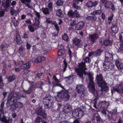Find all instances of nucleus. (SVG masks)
<instances>
[{
  "label": "nucleus",
  "instance_id": "nucleus-40",
  "mask_svg": "<svg viewBox=\"0 0 123 123\" xmlns=\"http://www.w3.org/2000/svg\"><path fill=\"white\" fill-rule=\"evenodd\" d=\"M58 74H56L53 75V79L57 83L59 82V80L57 78V75Z\"/></svg>",
  "mask_w": 123,
  "mask_h": 123
},
{
  "label": "nucleus",
  "instance_id": "nucleus-30",
  "mask_svg": "<svg viewBox=\"0 0 123 123\" xmlns=\"http://www.w3.org/2000/svg\"><path fill=\"white\" fill-rule=\"evenodd\" d=\"M102 11L101 10H97L95 11L92 12L91 13V14L92 15H94L95 14H99L101 13Z\"/></svg>",
  "mask_w": 123,
  "mask_h": 123
},
{
  "label": "nucleus",
  "instance_id": "nucleus-15",
  "mask_svg": "<svg viewBox=\"0 0 123 123\" xmlns=\"http://www.w3.org/2000/svg\"><path fill=\"white\" fill-rule=\"evenodd\" d=\"M92 121L93 123H100L101 119L100 118L98 115H93L92 117Z\"/></svg>",
  "mask_w": 123,
  "mask_h": 123
},
{
  "label": "nucleus",
  "instance_id": "nucleus-10",
  "mask_svg": "<svg viewBox=\"0 0 123 123\" xmlns=\"http://www.w3.org/2000/svg\"><path fill=\"white\" fill-rule=\"evenodd\" d=\"M68 15L71 17L79 18L80 15L79 12L76 10L73 12L72 10H69L68 12Z\"/></svg>",
  "mask_w": 123,
  "mask_h": 123
},
{
  "label": "nucleus",
  "instance_id": "nucleus-51",
  "mask_svg": "<svg viewBox=\"0 0 123 123\" xmlns=\"http://www.w3.org/2000/svg\"><path fill=\"white\" fill-rule=\"evenodd\" d=\"M41 37L43 39L45 38H46V34L45 33H43L42 34Z\"/></svg>",
  "mask_w": 123,
  "mask_h": 123
},
{
  "label": "nucleus",
  "instance_id": "nucleus-54",
  "mask_svg": "<svg viewBox=\"0 0 123 123\" xmlns=\"http://www.w3.org/2000/svg\"><path fill=\"white\" fill-rule=\"evenodd\" d=\"M123 51V46L119 48L118 50V52H120Z\"/></svg>",
  "mask_w": 123,
  "mask_h": 123
},
{
  "label": "nucleus",
  "instance_id": "nucleus-60",
  "mask_svg": "<svg viewBox=\"0 0 123 123\" xmlns=\"http://www.w3.org/2000/svg\"><path fill=\"white\" fill-rule=\"evenodd\" d=\"M97 19V17L94 16H92V20L95 21Z\"/></svg>",
  "mask_w": 123,
  "mask_h": 123
},
{
  "label": "nucleus",
  "instance_id": "nucleus-52",
  "mask_svg": "<svg viewBox=\"0 0 123 123\" xmlns=\"http://www.w3.org/2000/svg\"><path fill=\"white\" fill-rule=\"evenodd\" d=\"M26 46L27 49H30L31 47V45L28 43H26Z\"/></svg>",
  "mask_w": 123,
  "mask_h": 123
},
{
  "label": "nucleus",
  "instance_id": "nucleus-50",
  "mask_svg": "<svg viewBox=\"0 0 123 123\" xmlns=\"http://www.w3.org/2000/svg\"><path fill=\"white\" fill-rule=\"evenodd\" d=\"M113 17H114L113 14H111V16H110L109 18H108V20L109 21H111L112 20L113 18Z\"/></svg>",
  "mask_w": 123,
  "mask_h": 123
},
{
  "label": "nucleus",
  "instance_id": "nucleus-63",
  "mask_svg": "<svg viewBox=\"0 0 123 123\" xmlns=\"http://www.w3.org/2000/svg\"><path fill=\"white\" fill-rule=\"evenodd\" d=\"M12 115L13 118H15L16 116V114L15 113H12Z\"/></svg>",
  "mask_w": 123,
  "mask_h": 123
},
{
  "label": "nucleus",
  "instance_id": "nucleus-45",
  "mask_svg": "<svg viewBox=\"0 0 123 123\" xmlns=\"http://www.w3.org/2000/svg\"><path fill=\"white\" fill-rule=\"evenodd\" d=\"M72 6L74 8L76 9L80 10V6L75 5L74 3L72 4Z\"/></svg>",
  "mask_w": 123,
  "mask_h": 123
},
{
  "label": "nucleus",
  "instance_id": "nucleus-48",
  "mask_svg": "<svg viewBox=\"0 0 123 123\" xmlns=\"http://www.w3.org/2000/svg\"><path fill=\"white\" fill-rule=\"evenodd\" d=\"M28 27L30 31L31 32H32L34 31V29L31 26H29Z\"/></svg>",
  "mask_w": 123,
  "mask_h": 123
},
{
  "label": "nucleus",
  "instance_id": "nucleus-14",
  "mask_svg": "<svg viewBox=\"0 0 123 123\" xmlns=\"http://www.w3.org/2000/svg\"><path fill=\"white\" fill-rule=\"evenodd\" d=\"M98 35L96 34H94L90 35L89 39L90 41L94 43L98 39Z\"/></svg>",
  "mask_w": 123,
  "mask_h": 123
},
{
  "label": "nucleus",
  "instance_id": "nucleus-34",
  "mask_svg": "<svg viewBox=\"0 0 123 123\" xmlns=\"http://www.w3.org/2000/svg\"><path fill=\"white\" fill-rule=\"evenodd\" d=\"M56 14L57 16L62 17V11L60 9H59L56 11Z\"/></svg>",
  "mask_w": 123,
  "mask_h": 123
},
{
  "label": "nucleus",
  "instance_id": "nucleus-64",
  "mask_svg": "<svg viewBox=\"0 0 123 123\" xmlns=\"http://www.w3.org/2000/svg\"><path fill=\"white\" fill-rule=\"evenodd\" d=\"M60 123H73L69 122L68 121H63L61 122Z\"/></svg>",
  "mask_w": 123,
  "mask_h": 123
},
{
  "label": "nucleus",
  "instance_id": "nucleus-57",
  "mask_svg": "<svg viewBox=\"0 0 123 123\" xmlns=\"http://www.w3.org/2000/svg\"><path fill=\"white\" fill-rule=\"evenodd\" d=\"M24 48L22 46H21L20 47L19 49V51H22L23 50Z\"/></svg>",
  "mask_w": 123,
  "mask_h": 123
},
{
  "label": "nucleus",
  "instance_id": "nucleus-3",
  "mask_svg": "<svg viewBox=\"0 0 123 123\" xmlns=\"http://www.w3.org/2000/svg\"><path fill=\"white\" fill-rule=\"evenodd\" d=\"M112 54L108 52L105 53V62L103 63L104 70L105 71H110L114 68V65L110 62L113 59Z\"/></svg>",
  "mask_w": 123,
  "mask_h": 123
},
{
  "label": "nucleus",
  "instance_id": "nucleus-41",
  "mask_svg": "<svg viewBox=\"0 0 123 123\" xmlns=\"http://www.w3.org/2000/svg\"><path fill=\"white\" fill-rule=\"evenodd\" d=\"M102 50L100 49H98L96 52V54L97 56H99L101 53L103 52Z\"/></svg>",
  "mask_w": 123,
  "mask_h": 123
},
{
  "label": "nucleus",
  "instance_id": "nucleus-39",
  "mask_svg": "<svg viewBox=\"0 0 123 123\" xmlns=\"http://www.w3.org/2000/svg\"><path fill=\"white\" fill-rule=\"evenodd\" d=\"M86 6L88 7H90L92 6V3L91 1L88 2L86 5Z\"/></svg>",
  "mask_w": 123,
  "mask_h": 123
},
{
  "label": "nucleus",
  "instance_id": "nucleus-18",
  "mask_svg": "<svg viewBox=\"0 0 123 123\" xmlns=\"http://www.w3.org/2000/svg\"><path fill=\"white\" fill-rule=\"evenodd\" d=\"M84 25V23L83 21H80L76 25L75 29L77 30H79L82 29Z\"/></svg>",
  "mask_w": 123,
  "mask_h": 123
},
{
  "label": "nucleus",
  "instance_id": "nucleus-55",
  "mask_svg": "<svg viewBox=\"0 0 123 123\" xmlns=\"http://www.w3.org/2000/svg\"><path fill=\"white\" fill-rule=\"evenodd\" d=\"M26 23L29 24H31V23L30 20V19H28L25 21Z\"/></svg>",
  "mask_w": 123,
  "mask_h": 123
},
{
  "label": "nucleus",
  "instance_id": "nucleus-11",
  "mask_svg": "<svg viewBox=\"0 0 123 123\" xmlns=\"http://www.w3.org/2000/svg\"><path fill=\"white\" fill-rule=\"evenodd\" d=\"M36 112L37 115L42 116L43 118L45 119L46 118V114L44 110L42 109V107L40 106L38 107L36 110Z\"/></svg>",
  "mask_w": 123,
  "mask_h": 123
},
{
  "label": "nucleus",
  "instance_id": "nucleus-29",
  "mask_svg": "<svg viewBox=\"0 0 123 123\" xmlns=\"http://www.w3.org/2000/svg\"><path fill=\"white\" fill-rule=\"evenodd\" d=\"M112 42L109 40H105L104 42V45L107 46L108 45H111L112 44Z\"/></svg>",
  "mask_w": 123,
  "mask_h": 123
},
{
  "label": "nucleus",
  "instance_id": "nucleus-5",
  "mask_svg": "<svg viewBox=\"0 0 123 123\" xmlns=\"http://www.w3.org/2000/svg\"><path fill=\"white\" fill-rule=\"evenodd\" d=\"M109 105V103L106 101H100L98 102V106L101 108V112L104 116H106L108 113L107 110L105 108H107Z\"/></svg>",
  "mask_w": 123,
  "mask_h": 123
},
{
  "label": "nucleus",
  "instance_id": "nucleus-42",
  "mask_svg": "<svg viewBox=\"0 0 123 123\" xmlns=\"http://www.w3.org/2000/svg\"><path fill=\"white\" fill-rule=\"evenodd\" d=\"M56 4L58 6H62L63 4V2L61 0H58L56 2Z\"/></svg>",
  "mask_w": 123,
  "mask_h": 123
},
{
  "label": "nucleus",
  "instance_id": "nucleus-7",
  "mask_svg": "<svg viewBox=\"0 0 123 123\" xmlns=\"http://www.w3.org/2000/svg\"><path fill=\"white\" fill-rule=\"evenodd\" d=\"M111 90L112 94L116 91L119 93H123V82H119L117 84L116 87H113Z\"/></svg>",
  "mask_w": 123,
  "mask_h": 123
},
{
  "label": "nucleus",
  "instance_id": "nucleus-6",
  "mask_svg": "<svg viewBox=\"0 0 123 123\" xmlns=\"http://www.w3.org/2000/svg\"><path fill=\"white\" fill-rule=\"evenodd\" d=\"M69 98L68 92L67 91L63 90L57 93V96L56 98V100L58 102L60 101L61 99L66 101L69 99Z\"/></svg>",
  "mask_w": 123,
  "mask_h": 123
},
{
  "label": "nucleus",
  "instance_id": "nucleus-24",
  "mask_svg": "<svg viewBox=\"0 0 123 123\" xmlns=\"http://www.w3.org/2000/svg\"><path fill=\"white\" fill-rule=\"evenodd\" d=\"M34 89V88L33 85H31L29 89L28 90H23V91L24 92L27 94H30L32 91Z\"/></svg>",
  "mask_w": 123,
  "mask_h": 123
},
{
  "label": "nucleus",
  "instance_id": "nucleus-26",
  "mask_svg": "<svg viewBox=\"0 0 123 123\" xmlns=\"http://www.w3.org/2000/svg\"><path fill=\"white\" fill-rule=\"evenodd\" d=\"M52 24L54 25L55 28L56 29L57 31V32L56 33H53V35L54 37L56 36H57L59 32V27L58 26L57 24L55 22L54 23H52Z\"/></svg>",
  "mask_w": 123,
  "mask_h": 123
},
{
  "label": "nucleus",
  "instance_id": "nucleus-37",
  "mask_svg": "<svg viewBox=\"0 0 123 123\" xmlns=\"http://www.w3.org/2000/svg\"><path fill=\"white\" fill-rule=\"evenodd\" d=\"M62 37L63 40L67 41H68V37L66 34H64L63 35Z\"/></svg>",
  "mask_w": 123,
  "mask_h": 123
},
{
  "label": "nucleus",
  "instance_id": "nucleus-9",
  "mask_svg": "<svg viewBox=\"0 0 123 123\" xmlns=\"http://www.w3.org/2000/svg\"><path fill=\"white\" fill-rule=\"evenodd\" d=\"M84 114V112L81 109L78 108L75 109L73 111L72 115L74 117L79 119L82 117Z\"/></svg>",
  "mask_w": 123,
  "mask_h": 123
},
{
  "label": "nucleus",
  "instance_id": "nucleus-2",
  "mask_svg": "<svg viewBox=\"0 0 123 123\" xmlns=\"http://www.w3.org/2000/svg\"><path fill=\"white\" fill-rule=\"evenodd\" d=\"M22 92H17L14 94L13 92H11L8 96L7 103V106H11V109L13 111L15 110V103L17 102V99H19L21 97H25V94H22Z\"/></svg>",
  "mask_w": 123,
  "mask_h": 123
},
{
  "label": "nucleus",
  "instance_id": "nucleus-22",
  "mask_svg": "<svg viewBox=\"0 0 123 123\" xmlns=\"http://www.w3.org/2000/svg\"><path fill=\"white\" fill-rule=\"evenodd\" d=\"M31 65V63L29 62H28L22 64L21 66V68L22 69H28L30 67Z\"/></svg>",
  "mask_w": 123,
  "mask_h": 123
},
{
  "label": "nucleus",
  "instance_id": "nucleus-16",
  "mask_svg": "<svg viewBox=\"0 0 123 123\" xmlns=\"http://www.w3.org/2000/svg\"><path fill=\"white\" fill-rule=\"evenodd\" d=\"M116 64L118 69H122L123 68V65L119 59H117L116 61Z\"/></svg>",
  "mask_w": 123,
  "mask_h": 123
},
{
  "label": "nucleus",
  "instance_id": "nucleus-31",
  "mask_svg": "<svg viewBox=\"0 0 123 123\" xmlns=\"http://www.w3.org/2000/svg\"><path fill=\"white\" fill-rule=\"evenodd\" d=\"M42 10L44 14H47L49 13V9L47 8H43L42 9Z\"/></svg>",
  "mask_w": 123,
  "mask_h": 123
},
{
  "label": "nucleus",
  "instance_id": "nucleus-46",
  "mask_svg": "<svg viewBox=\"0 0 123 123\" xmlns=\"http://www.w3.org/2000/svg\"><path fill=\"white\" fill-rule=\"evenodd\" d=\"M119 39L120 42L122 43H123V37L122 35L121 34H120L119 35Z\"/></svg>",
  "mask_w": 123,
  "mask_h": 123
},
{
  "label": "nucleus",
  "instance_id": "nucleus-36",
  "mask_svg": "<svg viewBox=\"0 0 123 123\" xmlns=\"http://www.w3.org/2000/svg\"><path fill=\"white\" fill-rule=\"evenodd\" d=\"M15 79V77L14 75L10 76L8 78V79L9 82H11L13 81Z\"/></svg>",
  "mask_w": 123,
  "mask_h": 123
},
{
  "label": "nucleus",
  "instance_id": "nucleus-8",
  "mask_svg": "<svg viewBox=\"0 0 123 123\" xmlns=\"http://www.w3.org/2000/svg\"><path fill=\"white\" fill-rule=\"evenodd\" d=\"M52 97L50 95L46 96L43 100L45 107L46 109L50 108L52 105Z\"/></svg>",
  "mask_w": 123,
  "mask_h": 123
},
{
  "label": "nucleus",
  "instance_id": "nucleus-38",
  "mask_svg": "<svg viewBox=\"0 0 123 123\" xmlns=\"http://www.w3.org/2000/svg\"><path fill=\"white\" fill-rule=\"evenodd\" d=\"M42 122V119L39 117H37L35 121V123H39Z\"/></svg>",
  "mask_w": 123,
  "mask_h": 123
},
{
  "label": "nucleus",
  "instance_id": "nucleus-4",
  "mask_svg": "<svg viewBox=\"0 0 123 123\" xmlns=\"http://www.w3.org/2000/svg\"><path fill=\"white\" fill-rule=\"evenodd\" d=\"M96 78L97 84L99 87H100L101 91H104L106 92L108 90V87L106 85V84L103 80L102 75L99 74L97 75Z\"/></svg>",
  "mask_w": 123,
  "mask_h": 123
},
{
  "label": "nucleus",
  "instance_id": "nucleus-25",
  "mask_svg": "<svg viewBox=\"0 0 123 123\" xmlns=\"http://www.w3.org/2000/svg\"><path fill=\"white\" fill-rule=\"evenodd\" d=\"M15 108H21L23 106V105L22 103L19 102H15L14 104Z\"/></svg>",
  "mask_w": 123,
  "mask_h": 123
},
{
  "label": "nucleus",
  "instance_id": "nucleus-13",
  "mask_svg": "<svg viewBox=\"0 0 123 123\" xmlns=\"http://www.w3.org/2000/svg\"><path fill=\"white\" fill-rule=\"evenodd\" d=\"M63 111L66 113L70 112L71 111L70 106L68 104H66L63 107Z\"/></svg>",
  "mask_w": 123,
  "mask_h": 123
},
{
  "label": "nucleus",
  "instance_id": "nucleus-35",
  "mask_svg": "<svg viewBox=\"0 0 123 123\" xmlns=\"http://www.w3.org/2000/svg\"><path fill=\"white\" fill-rule=\"evenodd\" d=\"M0 120L2 122H5L6 120V117L3 116V114H0Z\"/></svg>",
  "mask_w": 123,
  "mask_h": 123
},
{
  "label": "nucleus",
  "instance_id": "nucleus-20",
  "mask_svg": "<svg viewBox=\"0 0 123 123\" xmlns=\"http://www.w3.org/2000/svg\"><path fill=\"white\" fill-rule=\"evenodd\" d=\"M111 29L112 32L114 33H116L118 31V28L116 25L112 24L111 26Z\"/></svg>",
  "mask_w": 123,
  "mask_h": 123
},
{
  "label": "nucleus",
  "instance_id": "nucleus-19",
  "mask_svg": "<svg viewBox=\"0 0 123 123\" xmlns=\"http://www.w3.org/2000/svg\"><path fill=\"white\" fill-rule=\"evenodd\" d=\"M45 57L43 56L38 57L37 58L35 59L34 60V61L36 63H38L43 61H45Z\"/></svg>",
  "mask_w": 123,
  "mask_h": 123
},
{
  "label": "nucleus",
  "instance_id": "nucleus-62",
  "mask_svg": "<svg viewBox=\"0 0 123 123\" xmlns=\"http://www.w3.org/2000/svg\"><path fill=\"white\" fill-rule=\"evenodd\" d=\"M92 16H88L86 18L87 19L89 20H92Z\"/></svg>",
  "mask_w": 123,
  "mask_h": 123
},
{
  "label": "nucleus",
  "instance_id": "nucleus-28",
  "mask_svg": "<svg viewBox=\"0 0 123 123\" xmlns=\"http://www.w3.org/2000/svg\"><path fill=\"white\" fill-rule=\"evenodd\" d=\"M10 1L9 0H7L5 3L2 2V5L5 8H6L8 7L9 6Z\"/></svg>",
  "mask_w": 123,
  "mask_h": 123
},
{
  "label": "nucleus",
  "instance_id": "nucleus-1",
  "mask_svg": "<svg viewBox=\"0 0 123 123\" xmlns=\"http://www.w3.org/2000/svg\"><path fill=\"white\" fill-rule=\"evenodd\" d=\"M84 62H82L79 64V68H76L75 71L77 72V74L80 78H83V73L85 75H87L89 76L90 83L88 86L90 92L93 93L95 92V89L94 86V84L93 81V75L90 72L87 73L85 70L87 69L86 68L85 63L87 62L90 63L89 58L86 57L84 60Z\"/></svg>",
  "mask_w": 123,
  "mask_h": 123
},
{
  "label": "nucleus",
  "instance_id": "nucleus-61",
  "mask_svg": "<svg viewBox=\"0 0 123 123\" xmlns=\"http://www.w3.org/2000/svg\"><path fill=\"white\" fill-rule=\"evenodd\" d=\"M4 86V84L3 82L0 83V89H2L3 88V86Z\"/></svg>",
  "mask_w": 123,
  "mask_h": 123
},
{
  "label": "nucleus",
  "instance_id": "nucleus-53",
  "mask_svg": "<svg viewBox=\"0 0 123 123\" xmlns=\"http://www.w3.org/2000/svg\"><path fill=\"white\" fill-rule=\"evenodd\" d=\"M5 14V12L4 11H2L0 12V16L2 17Z\"/></svg>",
  "mask_w": 123,
  "mask_h": 123
},
{
  "label": "nucleus",
  "instance_id": "nucleus-32",
  "mask_svg": "<svg viewBox=\"0 0 123 123\" xmlns=\"http://www.w3.org/2000/svg\"><path fill=\"white\" fill-rule=\"evenodd\" d=\"M40 23V21L39 20H37L35 21V23L34 24V25L36 29H37L39 27V25Z\"/></svg>",
  "mask_w": 123,
  "mask_h": 123
},
{
  "label": "nucleus",
  "instance_id": "nucleus-44",
  "mask_svg": "<svg viewBox=\"0 0 123 123\" xmlns=\"http://www.w3.org/2000/svg\"><path fill=\"white\" fill-rule=\"evenodd\" d=\"M11 14L12 15H13L16 12V11L13 9V8L11 7L10 9Z\"/></svg>",
  "mask_w": 123,
  "mask_h": 123
},
{
  "label": "nucleus",
  "instance_id": "nucleus-47",
  "mask_svg": "<svg viewBox=\"0 0 123 123\" xmlns=\"http://www.w3.org/2000/svg\"><path fill=\"white\" fill-rule=\"evenodd\" d=\"M52 3L51 2L49 3L48 5V7L50 9V10L51 11L52 10Z\"/></svg>",
  "mask_w": 123,
  "mask_h": 123
},
{
  "label": "nucleus",
  "instance_id": "nucleus-49",
  "mask_svg": "<svg viewBox=\"0 0 123 123\" xmlns=\"http://www.w3.org/2000/svg\"><path fill=\"white\" fill-rule=\"evenodd\" d=\"M75 22L76 21L75 20H72L70 23L71 25L72 26H73L75 25L76 24Z\"/></svg>",
  "mask_w": 123,
  "mask_h": 123
},
{
  "label": "nucleus",
  "instance_id": "nucleus-58",
  "mask_svg": "<svg viewBox=\"0 0 123 123\" xmlns=\"http://www.w3.org/2000/svg\"><path fill=\"white\" fill-rule=\"evenodd\" d=\"M36 15L38 18H39L40 17V15L39 13L37 12H35Z\"/></svg>",
  "mask_w": 123,
  "mask_h": 123
},
{
  "label": "nucleus",
  "instance_id": "nucleus-59",
  "mask_svg": "<svg viewBox=\"0 0 123 123\" xmlns=\"http://www.w3.org/2000/svg\"><path fill=\"white\" fill-rule=\"evenodd\" d=\"M3 113L4 112L3 110V109L0 105V114H3Z\"/></svg>",
  "mask_w": 123,
  "mask_h": 123
},
{
  "label": "nucleus",
  "instance_id": "nucleus-33",
  "mask_svg": "<svg viewBox=\"0 0 123 123\" xmlns=\"http://www.w3.org/2000/svg\"><path fill=\"white\" fill-rule=\"evenodd\" d=\"M73 42L76 45H78L80 42V40L77 38H74L73 40Z\"/></svg>",
  "mask_w": 123,
  "mask_h": 123
},
{
  "label": "nucleus",
  "instance_id": "nucleus-23",
  "mask_svg": "<svg viewBox=\"0 0 123 123\" xmlns=\"http://www.w3.org/2000/svg\"><path fill=\"white\" fill-rule=\"evenodd\" d=\"M22 3L24 4H25V5L27 6L28 7L31 8V6L29 3H31V0H21Z\"/></svg>",
  "mask_w": 123,
  "mask_h": 123
},
{
  "label": "nucleus",
  "instance_id": "nucleus-21",
  "mask_svg": "<svg viewBox=\"0 0 123 123\" xmlns=\"http://www.w3.org/2000/svg\"><path fill=\"white\" fill-rule=\"evenodd\" d=\"M65 51L64 49H62L59 50L58 52V55L59 56H62L63 58L66 56L65 53Z\"/></svg>",
  "mask_w": 123,
  "mask_h": 123
},
{
  "label": "nucleus",
  "instance_id": "nucleus-12",
  "mask_svg": "<svg viewBox=\"0 0 123 123\" xmlns=\"http://www.w3.org/2000/svg\"><path fill=\"white\" fill-rule=\"evenodd\" d=\"M76 90L79 94L83 93V92L86 90V88L83 85H78L77 86L76 88Z\"/></svg>",
  "mask_w": 123,
  "mask_h": 123
},
{
  "label": "nucleus",
  "instance_id": "nucleus-56",
  "mask_svg": "<svg viewBox=\"0 0 123 123\" xmlns=\"http://www.w3.org/2000/svg\"><path fill=\"white\" fill-rule=\"evenodd\" d=\"M5 123H10L12 122V121L11 120L8 119V120H6L5 122Z\"/></svg>",
  "mask_w": 123,
  "mask_h": 123
},
{
  "label": "nucleus",
  "instance_id": "nucleus-27",
  "mask_svg": "<svg viewBox=\"0 0 123 123\" xmlns=\"http://www.w3.org/2000/svg\"><path fill=\"white\" fill-rule=\"evenodd\" d=\"M16 42L18 44H20L22 43L19 35L17 34L16 36Z\"/></svg>",
  "mask_w": 123,
  "mask_h": 123
},
{
  "label": "nucleus",
  "instance_id": "nucleus-43",
  "mask_svg": "<svg viewBox=\"0 0 123 123\" xmlns=\"http://www.w3.org/2000/svg\"><path fill=\"white\" fill-rule=\"evenodd\" d=\"M97 99H98L97 98H95L93 101V104H94L93 107L96 109H97L96 106V104L97 101Z\"/></svg>",
  "mask_w": 123,
  "mask_h": 123
},
{
  "label": "nucleus",
  "instance_id": "nucleus-17",
  "mask_svg": "<svg viewBox=\"0 0 123 123\" xmlns=\"http://www.w3.org/2000/svg\"><path fill=\"white\" fill-rule=\"evenodd\" d=\"M111 6V9L113 10L115 9V8L113 4L111 2L107 1L105 4V7L106 8H109L110 6Z\"/></svg>",
  "mask_w": 123,
  "mask_h": 123
}]
</instances>
